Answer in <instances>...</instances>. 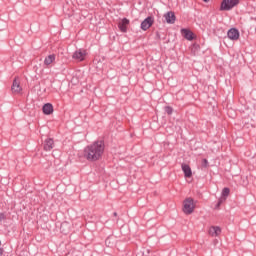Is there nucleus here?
Masks as SVG:
<instances>
[{
    "label": "nucleus",
    "instance_id": "1",
    "mask_svg": "<svg viewBox=\"0 0 256 256\" xmlns=\"http://www.w3.org/2000/svg\"><path fill=\"white\" fill-rule=\"evenodd\" d=\"M103 153H105V142L97 140L84 148L83 157L87 161L95 162L103 157Z\"/></svg>",
    "mask_w": 256,
    "mask_h": 256
},
{
    "label": "nucleus",
    "instance_id": "2",
    "mask_svg": "<svg viewBox=\"0 0 256 256\" xmlns=\"http://www.w3.org/2000/svg\"><path fill=\"white\" fill-rule=\"evenodd\" d=\"M183 211L185 215H191L195 211V202L193 198H186L183 202Z\"/></svg>",
    "mask_w": 256,
    "mask_h": 256
},
{
    "label": "nucleus",
    "instance_id": "3",
    "mask_svg": "<svg viewBox=\"0 0 256 256\" xmlns=\"http://www.w3.org/2000/svg\"><path fill=\"white\" fill-rule=\"evenodd\" d=\"M239 5V0H223L220 6V11H231L233 7Z\"/></svg>",
    "mask_w": 256,
    "mask_h": 256
},
{
    "label": "nucleus",
    "instance_id": "4",
    "mask_svg": "<svg viewBox=\"0 0 256 256\" xmlns=\"http://www.w3.org/2000/svg\"><path fill=\"white\" fill-rule=\"evenodd\" d=\"M85 57H87V51L83 49L76 50L72 55L75 61H85Z\"/></svg>",
    "mask_w": 256,
    "mask_h": 256
},
{
    "label": "nucleus",
    "instance_id": "5",
    "mask_svg": "<svg viewBox=\"0 0 256 256\" xmlns=\"http://www.w3.org/2000/svg\"><path fill=\"white\" fill-rule=\"evenodd\" d=\"M153 23H155V20L153 19V17L148 16L143 20L140 27L142 31H147V29H149L153 25Z\"/></svg>",
    "mask_w": 256,
    "mask_h": 256
},
{
    "label": "nucleus",
    "instance_id": "6",
    "mask_svg": "<svg viewBox=\"0 0 256 256\" xmlns=\"http://www.w3.org/2000/svg\"><path fill=\"white\" fill-rule=\"evenodd\" d=\"M181 34L184 39H187V41H193L195 39L193 32L187 28H182L181 29Z\"/></svg>",
    "mask_w": 256,
    "mask_h": 256
},
{
    "label": "nucleus",
    "instance_id": "7",
    "mask_svg": "<svg viewBox=\"0 0 256 256\" xmlns=\"http://www.w3.org/2000/svg\"><path fill=\"white\" fill-rule=\"evenodd\" d=\"M164 18L166 23H168L169 25H173V23H175V19H177V17L175 16V12L173 11H169L164 14Z\"/></svg>",
    "mask_w": 256,
    "mask_h": 256
},
{
    "label": "nucleus",
    "instance_id": "8",
    "mask_svg": "<svg viewBox=\"0 0 256 256\" xmlns=\"http://www.w3.org/2000/svg\"><path fill=\"white\" fill-rule=\"evenodd\" d=\"M228 38L231 39V41H237L239 39V30L236 28H231L227 32Z\"/></svg>",
    "mask_w": 256,
    "mask_h": 256
},
{
    "label": "nucleus",
    "instance_id": "9",
    "mask_svg": "<svg viewBox=\"0 0 256 256\" xmlns=\"http://www.w3.org/2000/svg\"><path fill=\"white\" fill-rule=\"evenodd\" d=\"M127 25H129V19L123 18L119 23H118V28L122 33H127Z\"/></svg>",
    "mask_w": 256,
    "mask_h": 256
},
{
    "label": "nucleus",
    "instance_id": "10",
    "mask_svg": "<svg viewBox=\"0 0 256 256\" xmlns=\"http://www.w3.org/2000/svg\"><path fill=\"white\" fill-rule=\"evenodd\" d=\"M209 235H211L212 237H218V235H221V227L219 226L210 227Z\"/></svg>",
    "mask_w": 256,
    "mask_h": 256
},
{
    "label": "nucleus",
    "instance_id": "11",
    "mask_svg": "<svg viewBox=\"0 0 256 256\" xmlns=\"http://www.w3.org/2000/svg\"><path fill=\"white\" fill-rule=\"evenodd\" d=\"M55 145V142L53 141V139L48 138L44 141V151H51V149H53Z\"/></svg>",
    "mask_w": 256,
    "mask_h": 256
},
{
    "label": "nucleus",
    "instance_id": "12",
    "mask_svg": "<svg viewBox=\"0 0 256 256\" xmlns=\"http://www.w3.org/2000/svg\"><path fill=\"white\" fill-rule=\"evenodd\" d=\"M182 171L184 173V176L189 178L192 177L193 172L191 171V167L187 164H182Z\"/></svg>",
    "mask_w": 256,
    "mask_h": 256
},
{
    "label": "nucleus",
    "instance_id": "13",
    "mask_svg": "<svg viewBox=\"0 0 256 256\" xmlns=\"http://www.w3.org/2000/svg\"><path fill=\"white\" fill-rule=\"evenodd\" d=\"M56 56L55 54H50L44 59L45 67H49L52 63H55Z\"/></svg>",
    "mask_w": 256,
    "mask_h": 256
},
{
    "label": "nucleus",
    "instance_id": "14",
    "mask_svg": "<svg viewBox=\"0 0 256 256\" xmlns=\"http://www.w3.org/2000/svg\"><path fill=\"white\" fill-rule=\"evenodd\" d=\"M11 89H12L13 93H16V94L21 93V91H22L21 85L17 79H14Z\"/></svg>",
    "mask_w": 256,
    "mask_h": 256
},
{
    "label": "nucleus",
    "instance_id": "15",
    "mask_svg": "<svg viewBox=\"0 0 256 256\" xmlns=\"http://www.w3.org/2000/svg\"><path fill=\"white\" fill-rule=\"evenodd\" d=\"M42 111L44 115H51V113H53V104L51 103L44 104Z\"/></svg>",
    "mask_w": 256,
    "mask_h": 256
},
{
    "label": "nucleus",
    "instance_id": "16",
    "mask_svg": "<svg viewBox=\"0 0 256 256\" xmlns=\"http://www.w3.org/2000/svg\"><path fill=\"white\" fill-rule=\"evenodd\" d=\"M70 229H71V224H69V222H63L60 226V230L62 231V233H64V235H67Z\"/></svg>",
    "mask_w": 256,
    "mask_h": 256
},
{
    "label": "nucleus",
    "instance_id": "17",
    "mask_svg": "<svg viewBox=\"0 0 256 256\" xmlns=\"http://www.w3.org/2000/svg\"><path fill=\"white\" fill-rule=\"evenodd\" d=\"M229 193H231V190L229 188H224L222 190V196L220 199H225V201H227V197H229Z\"/></svg>",
    "mask_w": 256,
    "mask_h": 256
},
{
    "label": "nucleus",
    "instance_id": "18",
    "mask_svg": "<svg viewBox=\"0 0 256 256\" xmlns=\"http://www.w3.org/2000/svg\"><path fill=\"white\" fill-rule=\"evenodd\" d=\"M223 203H225V198H219L217 204L215 205L214 209H219L221 207V205H223Z\"/></svg>",
    "mask_w": 256,
    "mask_h": 256
},
{
    "label": "nucleus",
    "instance_id": "19",
    "mask_svg": "<svg viewBox=\"0 0 256 256\" xmlns=\"http://www.w3.org/2000/svg\"><path fill=\"white\" fill-rule=\"evenodd\" d=\"M165 113H167V115H173V108L170 106H166Z\"/></svg>",
    "mask_w": 256,
    "mask_h": 256
},
{
    "label": "nucleus",
    "instance_id": "20",
    "mask_svg": "<svg viewBox=\"0 0 256 256\" xmlns=\"http://www.w3.org/2000/svg\"><path fill=\"white\" fill-rule=\"evenodd\" d=\"M5 219H7L5 214L4 213H0V223H1V221H5Z\"/></svg>",
    "mask_w": 256,
    "mask_h": 256
},
{
    "label": "nucleus",
    "instance_id": "21",
    "mask_svg": "<svg viewBox=\"0 0 256 256\" xmlns=\"http://www.w3.org/2000/svg\"><path fill=\"white\" fill-rule=\"evenodd\" d=\"M203 167H207V165H209V162L207 161V159H203Z\"/></svg>",
    "mask_w": 256,
    "mask_h": 256
},
{
    "label": "nucleus",
    "instance_id": "22",
    "mask_svg": "<svg viewBox=\"0 0 256 256\" xmlns=\"http://www.w3.org/2000/svg\"><path fill=\"white\" fill-rule=\"evenodd\" d=\"M113 215H114V217H117V212H114Z\"/></svg>",
    "mask_w": 256,
    "mask_h": 256
},
{
    "label": "nucleus",
    "instance_id": "23",
    "mask_svg": "<svg viewBox=\"0 0 256 256\" xmlns=\"http://www.w3.org/2000/svg\"><path fill=\"white\" fill-rule=\"evenodd\" d=\"M204 1V3H209V0H203Z\"/></svg>",
    "mask_w": 256,
    "mask_h": 256
}]
</instances>
